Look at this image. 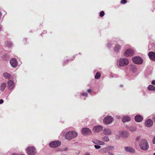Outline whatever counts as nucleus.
Wrapping results in <instances>:
<instances>
[{
	"mask_svg": "<svg viewBox=\"0 0 155 155\" xmlns=\"http://www.w3.org/2000/svg\"><path fill=\"white\" fill-rule=\"evenodd\" d=\"M103 132L105 135H111L112 134V131L110 129H104Z\"/></svg>",
	"mask_w": 155,
	"mask_h": 155,
	"instance_id": "nucleus-17",
	"label": "nucleus"
},
{
	"mask_svg": "<svg viewBox=\"0 0 155 155\" xmlns=\"http://www.w3.org/2000/svg\"><path fill=\"white\" fill-rule=\"evenodd\" d=\"M130 120V118L128 116H124L122 119V121L123 122L129 121Z\"/></svg>",
	"mask_w": 155,
	"mask_h": 155,
	"instance_id": "nucleus-20",
	"label": "nucleus"
},
{
	"mask_svg": "<svg viewBox=\"0 0 155 155\" xmlns=\"http://www.w3.org/2000/svg\"><path fill=\"white\" fill-rule=\"evenodd\" d=\"M84 155H90V154L89 153H85Z\"/></svg>",
	"mask_w": 155,
	"mask_h": 155,
	"instance_id": "nucleus-42",
	"label": "nucleus"
},
{
	"mask_svg": "<svg viewBox=\"0 0 155 155\" xmlns=\"http://www.w3.org/2000/svg\"><path fill=\"white\" fill-rule=\"evenodd\" d=\"M120 49V46L119 45H118L117 44L116 45L115 48H114V51L116 52H118L119 50Z\"/></svg>",
	"mask_w": 155,
	"mask_h": 155,
	"instance_id": "nucleus-23",
	"label": "nucleus"
},
{
	"mask_svg": "<svg viewBox=\"0 0 155 155\" xmlns=\"http://www.w3.org/2000/svg\"><path fill=\"white\" fill-rule=\"evenodd\" d=\"M152 143L153 144H155V136L152 139Z\"/></svg>",
	"mask_w": 155,
	"mask_h": 155,
	"instance_id": "nucleus-35",
	"label": "nucleus"
},
{
	"mask_svg": "<svg viewBox=\"0 0 155 155\" xmlns=\"http://www.w3.org/2000/svg\"><path fill=\"white\" fill-rule=\"evenodd\" d=\"M78 133L74 131H70L68 132L66 134L65 136L66 139L70 140L76 137L78 135Z\"/></svg>",
	"mask_w": 155,
	"mask_h": 155,
	"instance_id": "nucleus-2",
	"label": "nucleus"
},
{
	"mask_svg": "<svg viewBox=\"0 0 155 155\" xmlns=\"http://www.w3.org/2000/svg\"><path fill=\"white\" fill-rule=\"evenodd\" d=\"M4 102V101L3 99L0 100V104H2Z\"/></svg>",
	"mask_w": 155,
	"mask_h": 155,
	"instance_id": "nucleus-37",
	"label": "nucleus"
},
{
	"mask_svg": "<svg viewBox=\"0 0 155 155\" xmlns=\"http://www.w3.org/2000/svg\"><path fill=\"white\" fill-rule=\"evenodd\" d=\"M120 86L121 87H122V85H120Z\"/></svg>",
	"mask_w": 155,
	"mask_h": 155,
	"instance_id": "nucleus-46",
	"label": "nucleus"
},
{
	"mask_svg": "<svg viewBox=\"0 0 155 155\" xmlns=\"http://www.w3.org/2000/svg\"><path fill=\"white\" fill-rule=\"evenodd\" d=\"M153 155H155V153H153Z\"/></svg>",
	"mask_w": 155,
	"mask_h": 155,
	"instance_id": "nucleus-47",
	"label": "nucleus"
},
{
	"mask_svg": "<svg viewBox=\"0 0 155 155\" xmlns=\"http://www.w3.org/2000/svg\"><path fill=\"white\" fill-rule=\"evenodd\" d=\"M101 76V74L99 72H97L96 73L95 75V78L96 79H99Z\"/></svg>",
	"mask_w": 155,
	"mask_h": 155,
	"instance_id": "nucleus-25",
	"label": "nucleus"
},
{
	"mask_svg": "<svg viewBox=\"0 0 155 155\" xmlns=\"http://www.w3.org/2000/svg\"><path fill=\"white\" fill-rule=\"evenodd\" d=\"M140 138V136H138L136 138V140L137 141H138Z\"/></svg>",
	"mask_w": 155,
	"mask_h": 155,
	"instance_id": "nucleus-36",
	"label": "nucleus"
},
{
	"mask_svg": "<svg viewBox=\"0 0 155 155\" xmlns=\"http://www.w3.org/2000/svg\"><path fill=\"white\" fill-rule=\"evenodd\" d=\"M135 120L137 122H141L143 120V117L140 114H137L135 116Z\"/></svg>",
	"mask_w": 155,
	"mask_h": 155,
	"instance_id": "nucleus-15",
	"label": "nucleus"
},
{
	"mask_svg": "<svg viewBox=\"0 0 155 155\" xmlns=\"http://www.w3.org/2000/svg\"><path fill=\"white\" fill-rule=\"evenodd\" d=\"M8 85H9L10 84V80H9L8 82Z\"/></svg>",
	"mask_w": 155,
	"mask_h": 155,
	"instance_id": "nucleus-45",
	"label": "nucleus"
},
{
	"mask_svg": "<svg viewBox=\"0 0 155 155\" xmlns=\"http://www.w3.org/2000/svg\"><path fill=\"white\" fill-rule=\"evenodd\" d=\"M129 63V60L127 59L121 58L117 63V64L118 67H123L127 65Z\"/></svg>",
	"mask_w": 155,
	"mask_h": 155,
	"instance_id": "nucleus-3",
	"label": "nucleus"
},
{
	"mask_svg": "<svg viewBox=\"0 0 155 155\" xmlns=\"http://www.w3.org/2000/svg\"><path fill=\"white\" fill-rule=\"evenodd\" d=\"M145 124L147 127H150L153 125V122L151 119H149L145 121Z\"/></svg>",
	"mask_w": 155,
	"mask_h": 155,
	"instance_id": "nucleus-14",
	"label": "nucleus"
},
{
	"mask_svg": "<svg viewBox=\"0 0 155 155\" xmlns=\"http://www.w3.org/2000/svg\"><path fill=\"white\" fill-rule=\"evenodd\" d=\"M148 89L150 91H154L155 87L151 85H149L148 87Z\"/></svg>",
	"mask_w": 155,
	"mask_h": 155,
	"instance_id": "nucleus-24",
	"label": "nucleus"
},
{
	"mask_svg": "<svg viewBox=\"0 0 155 155\" xmlns=\"http://www.w3.org/2000/svg\"><path fill=\"white\" fill-rule=\"evenodd\" d=\"M118 136L123 137H126L127 136V134L126 132L125 131H120L118 132Z\"/></svg>",
	"mask_w": 155,
	"mask_h": 155,
	"instance_id": "nucleus-18",
	"label": "nucleus"
},
{
	"mask_svg": "<svg viewBox=\"0 0 155 155\" xmlns=\"http://www.w3.org/2000/svg\"><path fill=\"white\" fill-rule=\"evenodd\" d=\"M94 147L96 149H99L101 148V146L99 145H95Z\"/></svg>",
	"mask_w": 155,
	"mask_h": 155,
	"instance_id": "nucleus-31",
	"label": "nucleus"
},
{
	"mask_svg": "<svg viewBox=\"0 0 155 155\" xmlns=\"http://www.w3.org/2000/svg\"><path fill=\"white\" fill-rule=\"evenodd\" d=\"M114 120L113 118L110 116H107L105 117L103 120L104 123L108 125L111 123Z\"/></svg>",
	"mask_w": 155,
	"mask_h": 155,
	"instance_id": "nucleus-7",
	"label": "nucleus"
},
{
	"mask_svg": "<svg viewBox=\"0 0 155 155\" xmlns=\"http://www.w3.org/2000/svg\"><path fill=\"white\" fill-rule=\"evenodd\" d=\"M10 90L13 88L15 86L14 83L13 81L11 80H10Z\"/></svg>",
	"mask_w": 155,
	"mask_h": 155,
	"instance_id": "nucleus-28",
	"label": "nucleus"
},
{
	"mask_svg": "<svg viewBox=\"0 0 155 155\" xmlns=\"http://www.w3.org/2000/svg\"><path fill=\"white\" fill-rule=\"evenodd\" d=\"M61 144V142L59 140H56L51 142L49 145L50 147L52 148L60 146Z\"/></svg>",
	"mask_w": 155,
	"mask_h": 155,
	"instance_id": "nucleus-6",
	"label": "nucleus"
},
{
	"mask_svg": "<svg viewBox=\"0 0 155 155\" xmlns=\"http://www.w3.org/2000/svg\"><path fill=\"white\" fill-rule=\"evenodd\" d=\"M102 139L103 141L106 142H108L109 140L108 137L107 136H104L103 137H102Z\"/></svg>",
	"mask_w": 155,
	"mask_h": 155,
	"instance_id": "nucleus-26",
	"label": "nucleus"
},
{
	"mask_svg": "<svg viewBox=\"0 0 155 155\" xmlns=\"http://www.w3.org/2000/svg\"><path fill=\"white\" fill-rule=\"evenodd\" d=\"M153 120L155 122V117H153Z\"/></svg>",
	"mask_w": 155,
	"mask_h": 155,
	"instance_id": "nucleus-44",
	"label": "nucleus"
},
{
	"mask_svg": "<svg viewBox=\"0 0 155 155\" xmlns=\"http://www.w3.org/2000/svg\"><path fill=\"white\" fill-rule=\"evenodd\" d=\"M44 32L45 33L46 32V31H44Z\"/></svg>",
	"mask_w": 155,
	"mask_h": 155,
	"instance_id": "nucleus-48",
	"label": "nucleus"
},
{
	"mask_svg": "<svg viewBox=\"0 0 155 155\" xmlns=\"http://www.w3.org/2000/svg\"><path fill=\"white\" fill-rule=\"evenodd\" d=\"M133 62L137 64H141L143 62V59L140 57L136 56L132 58Z\"/></svg>",
	"mask_w": 155,
	"mask_h": 155,
	"instance_id": "nucleus-4",
	"label": "nucleus"
},
{
	"mask_svg": "<svg viewBox=\"0 0 155 155\" xmlns=\"http://www.w3.org/2000/svg\"><path fill=\"white\" fill-rule=\"evenodd\" d=\"M10 64L13 68H15L18 65V62L15 58H12L10 60Z\"/></svg>",
	"mask_w": 155,
	"mask_h": 155,
	"instance_id": "nucleus-13",
	"label": "nucleus"
},
{
	"mask_svg": "<svg viewBox=\"0 0 155 155\" xmlns=\"http://www.w3.org/2000/svg\"><path fill=\"white\" fill-rule=\"evenodd\" d=\"M111 43H109L107 45V46L108 48H110L111 47Z\"/></svg>",
	"mask_w": 155,
	"mask_h": 155,
	"instance_id": "nucleus-38",
	"label": "nucleus"
},
{
	"mask_svg": "<svg viewBox=\"0 0 155 155\" xmlns=\"http://www.w3.org/2000/svg\"><path fill=\"white\" fill-rule=\"evenodd\" d=\"M87 92L89 93L91 91V90L90 89H89L87 91Z\"/></svg>",
	"mask_w": 155,
	"mask_h": 155,
	"instance_id": "nucleus-43",
	"label": "nucleus"
},
{
	"mask_svg": "<svg viewBox=\"0 0 155 155\" xmlns=\"http://www.w3.org/2000/svg\"><path fill=\"white\" fill-rule=\"evenodd\" d=\"M12 155H25L24 154H21L18 155V154L14 153V154H12Z\"/></svg>",
	"mask_w": 155,
	"mask_h": 155,
	"instance_id": "nucleus-40",
	"label": "nucleus"
},
{
	"mask_svg": "<svg viewBox=\"0 0 155 155\" xmlns=\"http://www.w3.org/2000/svg\"><path fill=\"white\" fill-rule=\"evenodd\" d=\"M124 150L127 152H129L130 153H134L135 152L134 149L131 147H124Z\"/></svg>",
	"mask_w": 155,
	"mask_h": 155,
	"instance_id": "nucleus-12",
	"label": "nucleus"
},
{
	"mask_svg": "<svg viewBox=\"0 0 155 155\" xmlns=\"http://www.w3.org/2000/svg\"><path fill=\"white\" fill-rule=\"evenodd\" d=\"M3 76L5 78L9 79L10 74L7 72H5L3 73Z\"/></svg>",
	"mask_w": 155,
	"mask_h": 155,
	"instance_id": "nucleus-21",
	"label": "nucleus"
},
{
	"mask_svg": "<svg viewBox=\"0 0 155 155\" xmlns=\"http://www.w3.org/2000/svg\"><path fill=\"white\" fill-rule=\"evenodd\" d=\"M151 83L152 84L155 85V80L151 82Z\"/></svg>",
	"mask_w": 155,
	"mask_h": 155,
	"instance_id": "nucleus-39",
	"label": "nucleus"
},
{
	"mask_svg": "<svg viewBox=\"0 0 155 155\" xmlns=\"http://www.w3.org/2000/svg\"><path fill=\"white\" fill-rule=\"evenodd\" d=\"M26 150L27 153L29 155H34L36 153L35 149L33 147H28Z\"/></svg>",
	"mask_w": 155,
	"mask_h": 155,
	"instance_id": "nucleus-5",
	"label": "nucleus"
},
{
	"mask_svg": "<svg viewBox=\"0 0 155 155\" xmlns=\"http://www.w3.org/2000/svg\"><path fill=\"white\" fill-rule=\"evenodd\" d=\"M127 2L126 0H122L121 1V3L122 4H124Z\"/></svg>",
	"mask_w": 155,
	"mask_h": 155,
	"instance_id": "nucleus-32",
	"label": "nucleus"
},
{
	"mask_svg": "<svg viewBox=\"0 0 155 155\" xmlns=\"http://www.w3.org/2000/svg\"><path fill=\"white\" fill-rule=\"evenodd\" d=\"M104 15V13L103 11H101L100 13V15L101 17H103Z\"/></svg>",
	"mask_w": 155,
	"mask_h": 155,
	"instance_id": "nucleus-30",
	"label": "nucleus"
},
{
	"mask_svg": "<svg viewBox=\"0 0 155 155\" xmlns=\"http://www.w3.org/2000/svg\"><path fill=\"white\" fill-rule=\"evenodd\" d=\"M114 149V147L113 146H109L107 147L101 149V150L105 153L109 152L110 151H112Z\"/></svg>",
	"mask_w": 155,
	"mask_h": 155,
	"instance_id": "nucleus-10",
	"label": "nucleus"
},
{
	"mask_svg": "<svg viewBox=\"0 0 155 155\" xmlns=\"http://www.w3.org/2000/svg\"><path fill=\"white\" fill-rule=\"evenodd\" d=\"M139 146L140 148L143 150H147L149 147V144L147 140L146 139H143L141 140Z\"/></svg>",
	"mask_w": 155,
	"mask_h": 155,
	"instance_id": "nucleus-1",
	"label": "nucleus"
},
{
	"mask_svg": "<svg viewBox=\"0 0 155 155\" xmlns=\"http://www.w3.org/2000/svg\"><path fill=\"white\" fill-rule=\"evenodd\" d=\"M108 154L110 155H114V154L113 153L110 152H108Z\"/></svg>",
	"mask_w": 155,
	"mask_h": 155,
	"instance_id": "nucleus-41",
	"label": "nucleus"
},
{
	"mask_svg": "<svg viewBox=\"0 0 155 155\" xmlns=\"http://www.w3.org/2000/svg\"><path fill=\"white\" fill-rule=\"evenodd\" d=\"M6 87V84L5 83H3L1 84L0 87V90L1 91H3Z\"/></svg>",
	"mask_w": 155,
	"mask_h": 155,
	"instance_id": "nucleus-22",
	"label": "nucleus"
},
{
	"mask_svg": "<svg viewBox=\"0 0 155 155\" xmlns=\"http://www.w3.org/2000/svg\"><path fill=\"white\" fill-rule=\"evenodd\" d=\"M82 96H84L87 97V93L85 92L84 93H83L82 94Z\"/></svg>",
	"mask_w": 155,
	"mask_h": 155,
	"instance_id": "nucleus-33",
	"label": "nucleus"
},
{
	"mask_svg": "<svg viewBox=\"0 0 155 155\" xmlns=\"http://www.w3.org/2000/svg\"><path fill=\"white\" fill-rule=\"evenodd\" d=\"M93 142L95 144L100 145H104L105 143L102 141H99L98 140H94L93 141Z\"/></svg>",
	"mask_w": 155,
	"mask_h": 155,
	"instance_id": "nucleus-19",
	"label": "nucleus"
},
{
	"mask_svg": "<svg viewBox=\"0 0 155 155\" xmlns=\"http://www.w3.org/2000/svg\"><path fill=\"white\" fill-rule=\"evenodd\" d=\"M10 46H11V43H10Z\"/></svg>",
	"mask_w": 155,
	"mask_h": 155,
	"instance_id": "nucleus-50",
	"label": "nucleus"
},
{
	"mask_svg": "<svg viewBox=\"0 0 155 155\" xmlns=\"http://www.w3.org/2000/svg\"><path fill=\"white\" fill-rule=\"evenodd\" d=\"M148 55L150 58L153 61H155V53L151 51L148 53Z\"/></svg>",
	"mask_w": 155,
	"mask_h": 155,
	"instance_id": "nucleus-16",
	"label": "nucleus"
},
{
	"mask_svg": "<svg viewBox=\"0 0 155 155\" xmlns=\"http://www.w3.org/2000/svg\"><path fill=\"white\" fill-rule=\"evenodd\" d=\"M2 14L1 12L0 11V21L2 20Z\"/></svg>",
	"mask_w": 155,
	"mask_h": 155,
	"instance_id": "nucleus-34",
	"label": "nucleus"
},
{
	"mask_svg": "<svg viewBox=\"0 0 155 155\" xmlns=\"http://www.w3.org/2000/svg\"><path fill=\"white\" fill-rule=\"evenodd\" d=\"M134 53V51L131 49H128L126 50L124 53V55L127 57L132 56Z\"/></svg>",
	"mask_w": 155,
	"mask_h": 155,
	"instance_id": "nucleus-8",
	"label": "nucleus"
},
{
	"mask_svg": "<svg viewBox=\"0 0 155 155\" xmlns=\"http://www.w3.org/2000/svg\"><path fill=\"white\" fill-rule=\"evenodd\" d=\"M118 118H120V117H119V116H118Z\"/></svg>",
	"mask_w": 155,
	"mask_h": 155,
	"instance_id": "nucleus-49",
	"label": "nucleus"
},
{
	"mask_svg": "<svg viewBox=\"0 0 155 155\" xmlns=\"http://www.w3.org/2000/svg\"><path fill=\"white\" fill-rule=\"evenodd\" d=\"M103 127L101 125H97L94 127L93 129V131L94 132H98L103 129Z\"/></svg>",
	"mask_w": 155,
	"mask_h": 155,
	"instance_id": "nucleus-11",
	"label": "nucleus"
},
{
	"mask_svg": "<svg viewBox=\"0 0 155 155\" xmlns=\"http://www.w3.org/2000/svg\"><path fill=\"white\" fill-rule=\"evenodd\" d=\"M129 129L131 131H134L137 130V128L135 127H129Z\"/></svg>",
	"mask_w": 155,
	"mask_h": 155,
	"instance_id": "nucleus-27",
	"label": "nucleus"
},
{
	"mask_svg": "<svg viewBox=\"0 0 155 155\" xmlns=\"http://www.w3.org/2000/svg\"><path fill=\"white\" fill-rule=\"evenodd\" d=\"M82 134L85 135H89L91 134V130L87 128H83L81 130Z\"/></svg>",
	"mask_w": 155,
	"mask_h": 155,
	"instance_id": "nucleus-9",
	"label": "nucleus"
},
{
	"mask_svg": "<svg viewBox=\"0 0 155 155\" xmlns=\"http://www.w3.org/2000/svg\"><path fill=\"white\" fill-rule=\"evenodd\" d=\"M8 57V55L6 54H4L2 56V58H3L4 60H7V58Z\"/></svg>",
	"mask_w": 155,
	"mask_h": 155,
	"instance_id": "nucleus-29",
	"label": "nucleus"
}]
</instances>
